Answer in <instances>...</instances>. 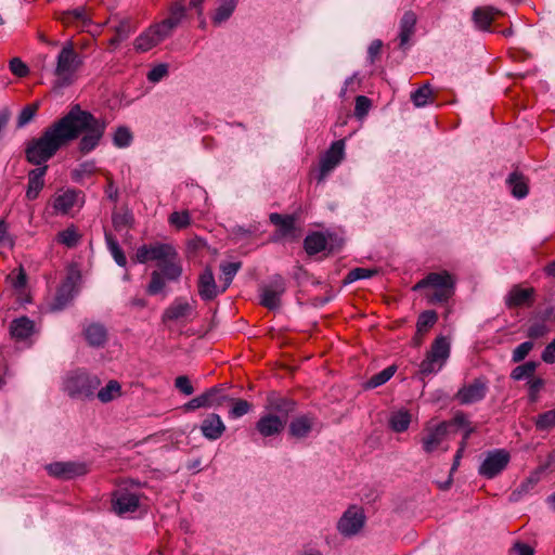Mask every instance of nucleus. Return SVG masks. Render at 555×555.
<instances>
[{"label":"nucleus","instance_id":"62","mask_svg":"<svg viewBox=\"0 0 555 555\" xmlns=\"http://www.w3.org/2000/svg\"><path fill=\"white\" fill-rule=\"evenodd\" d=\"M175 386L179 391H181L185 396H190L194 392V388L189 379V377L182 375L178 376L175 380Z\"/></svg>","mask_w":555,"mask_h":555},{"label":"nucleus","instance_id":"42","mask_svg":"<svg viewBox=\"0 0 555 555\" xmlns=\"http://www.w3.org/2000/svg\"><path fill=\"white\" fill-rule=\"evenodd\" d=\"M552 313L553 310L550 309L545 312L541 320L532 322V324L528 327L527 336L533 339L543 337L548 332V327L545 324V321Z\"/></svg>","mask_w":555,"mask_h":555},{"label":"nucleus","instance_id":"17","mask_svg":"<svg viewBox=\"0 0 555 555\" xmlns=\"http://www.w3.org/2000/svg\"><path fill=\"white\" fill-rule=\"evenodd\" d=\"M487 389V383L481 378H477L472 384L462 387L456 393V399L462 404H472L482 400Z\"/></svg>","mask_w":555,"mask_h":555},{"label":"nucleus","instance_id":"41","mask_svg":"<svg viewBox=\"0 0 555 555\" xmlns=\"http://www.w3.org/2000/svg\"><path fill=\"white\" fill-rule=\"evenodd\" d=\"M105 241H106L107 248H108L112 257L114 258L115 262L119 267H126L127 258H126L122 249L120 248L118 242L111 234H107V233L105 234Z\"/></svg>","mask_w":555,"mask_h":555},{"label":"nucleus","instance_id":"57","mask_svg":"<svg viewBox=\"0 0 555 555\" xmlns=\"http://www.w3.org/2000/svg\"><path fill=\"white\" fill-rule=\"evenodd\" d=\"M168 75V65L160 63L154 66L146 75L150 82L156 83L163 80Z\"/></svg>","mask_w":555,"mask_h":555},{"label":"nucleus","instance_id":"60","mask_svg":"<svg viewBox=\"0 0 555 555\" xmlns=\"http://www.w3.org/2000/svg\"><path fill=\"white\" fill-rule=\"evenodd\" d=\"M371 107V101L364 95H358L356 99L354 113L358 117H362L367 114Z\"/></svg>","mask_w":555,"mask_h":555},{"label":"nucleus","instance_id":"48","mask_svg":"<svg viewBox=\"0 0 555 555\" xmlns=\"http://www.w3.org/2000/svg\"><path fill=\"white\" fill-rule=\"evenodd\" d=\"M534 425L539 430H548L555 427V409L537 416Z\"/></svg>","mask_w":555,"mask_h":555},{"label":"nucleus","instance_id":"50","mask_svg":"<svg viewBox=\"0 0 555 555\" xmlns=\"http://www.w3.org/2000/svg\"><path fill=\"white\" fill-rule=\"evenodd\" d=\"M240 268H241L240 262H227V263L220 264V270L223 274V281H224L222 292H224L229 287V285L231 284L232 280L234 279V276L237 273V271L240 270Z\"/></svg>","mask_w":555,"mask_h":555},{"label":"nucleus","instance_id":"9","mask_svg":"<svg viewBox=\"0 0 555 555\" xmlns=\"http://www.w3.org/2000/svg\"><path fill=\"white\" fill-rule=\"evenodd\" d=\"M509 461V452L505 449L488 451L478 467V474L487 479H493L505 470Z\"/></svg>","mask_w":555,"mask_h":555},{"label":"nucleus","instance_id":"26","mask_svg":"<svg viewBox=\"0 0 555 555\" xmlns=\"http://www.w3.org/2000/svg\"><path fill=\"white\" fill-rule=\"evenodd\" d=\"M237 0H219L211 14V22L215 26L225 23L234 13Z\"/></svg>","mask_w":555,"mask_h":555},{"label":"nucleus","instance_id":"28","mask_svg":"<svg viewBox=\"0 0 555 555\" xmlns=\"http://www.w3.org/2000/svg\"><path fill=\"white\" fill-rule=\"evenodd\" d=\"M192 312V306L188 302V300L182 298H177L164 312L163 319L164 321H177L182 318H186Z\"/></svg>","mask_w":555,"mask_h":555},{"label":"nucleus","instance_id":"29","mask_svg":"<svg viewBox=\"0 0 555 555\" xmlns=\"http://www.w3.org/2000/svg\"><path fill=\"white\" fill-rule=\"evenodd\" d=\"M60 21L65 25H76L81 30L91 24V20L87 16L82 7L63 12Z\"/></svg>","mask_w":555,"mask_h":555},{"label":"nucleus","instance_id":"45","mask_svg":"<svg viewBox=\"0 0 555 555\" xmlns=\"http://www.w3.org/2000/svg\"><path fill=\"white\" fill-rule=\"evenodd\" d=\"M537 362L534 361H528L521 365L516 366L512 373L511 377L515 380H521L525 378H528L533 375V373L537 370Z\"/></svg>","mask_w":555,"mask_h":555},{"label":"nucleus","instance_id":"38","mask_svg":"<svg viewBox=\"0 0 555 555\" xmlns=\"http://www.w3.org/2000/svg\"><path fill=\"white\" fill-rule=\"evenodd\" d=\"M494 18V12L491 8H477L473 13L475 26L480 30H489Z\"/></svg>","mask_w":555,"mask_h":555},{"label":"nucleus","instance_id":"12","mask_svg":"<svg viewBox=\"0 0 555 555\" xmlns=\"http://www.w3.org/2000/svg\"><path fill=\"white\" fill-rule=\"evenodd\" d=\"M345 158V141L337 140L331 144L328 150L320 159L319 182L324 181L327 175L333 171Z\"/></svg>","mask_w":555,"mask_h":555},{"label":"nucleus","instance_id":"2","mask_svg":"<svg viewBox=\"0 0 555 555\" xmlns=\"http://www.w3.org/2000/svg\"><path fill=\"white\" fill-rule=\"evenodd\" d=\"M63 117L48 127L40 138L33 140L26 149V158L34 165H42L68 144L70 132H65Z\"/></svg>","mask_w":555,"mask_h":555},{"label":"nucleus","instance_id":"47","mask_svg":"<svg viewBox=\"0 0 555 555\" xmlns=\"http://www.w3.org/2000/svg\"><path fill=\"white\" fill-rule=\"evenodd\" d=\"M7 282L16 291H22L27 283V275L25 270L20 267L18 269L12 271L7 276Z\"/></svg>","mask_w":555,"mask_h":555},{"label":"nucleus","instance_id":"14","mask_svg":"<svg viewBox=\"0 0 555 555\" xmlns=\"http://www.w3.org/2000/svg\"><path fill=\"white\" fill-rule=\"evenodd\" d=\"M51 476L72 479L88 473V465L83 462H55L47 466Z\"/></svg>","mask_w":555,"mask_h":555},{"label":"nucleus","instance_id":"55","mask_svg":"<svg viewBox=\"0 0 555 555\" xmlns=\"http://www.w3.org/2000/svg\"><path fill=\"white\" fill-rule=\"evenodd\" d=\"M375 274H377V270L375 269L356 268L348 273L346 282L352 283L358 280L370 279Z\"/></svg>","mask_w":555,"mask_h":555},{"label":"nucleus","instance_id":"32","mask_svg":"<svg viewBox=\"0 0 555 555\" xmlns=\"http://www.w3.org/2000/svg\"><path fill=\"white\" fill-rule=\"evenodd\" d=\"M506 183L514 197L520 199L528 195V183L522 175L518 172L511 173Z\"/></svg>","mask_w":555,"mask_h":555},{"label":"nucleus","instance_id":"15","mask_svg":"<svg viewBox=\"0 0 555 555\" xmlns=\"http://www.w3.org/2000/svg\"><path fill=\"white\" fill-rule=\"evenodd\" d=\"M78 294L76 280L73 276H67L60 285L55 298L51 304L52 311H61L66 308Z\"/></svg>","mask_w":555,"mask_h":555},{"label":"nucleus","instance_id":"10","mask_svg":"<svg viewBox=\"0 0 555 555\" xmlns=\"http://www.w3.org/2000/svg\"><path fill=\"white\" fill-rule=\"evenodd\" d=\"M365 524V515L359 506H349L337 521V530L345 538L358 534Z\"/></svg>","mask_w":555,"mask_h":555},{"label":"nucleus","instance_id":"16","mask_svg":"<svg viewBox=\"0 0 555 555\" xmlns=\"http://www.w3.org/2000/svg\"><path fill=\"white\" fill-rule=\"evenodd\" d=\"M545 467L540 466L529 474L509 495V502H519L524 498L533 494L538 483L541 481Z\"/></svg>","mask_w":555,"mask_h":555},{"label":"nucleus","instance_id":"63","mask_svg":"<svg viewBox=\"0 0 555 555\" xmlns=\"http://www.w3.org/2000/svg\"><path fill=\"white\" fill-rule=\"evenodd\" d=\"M543 386L544 380L542 378H534L529 382V399L531 402L538 400V395Z\"/></svg>","mask_w":555,"mask_h":555},{"label":"nucleus","instance_id":"1","mask_svg":"<svg viewBox=\"0 0 555 555\" xmlns=\"http://www.w3.org/2000/svg\"><path fill=\"white\" fill-rule=\"evenodd\" d=\"M63 119L65 122V132H70L68 143L83 133L78 144V150L82 154L92 152L99 145L106 128L104 120L81 109L79 105H74L69 112L63 116Z\"/></svg>","mask_w":555,"mask_h":555},{"label":"nucleus","instance_id":"37","mask_svg":"<svg viewBox=\"0 0 555 555\" xmlns=\"http://www.w3.org/2000/svg\"><path fill=\"white\" fill-rule=\"evenodd\" d=\"M202 397L205 399V408H219L224 402L231 400L222 388L212 387L202 393Z\"/></svg>","mask_w":555,"mask_h":555},{"label":"nucleus","instance_id":"13","mask_svg":"<svg viewBox=\"0 0 555 555\" xmlns=\"http://www.w3.org/2000/svg\"><path fill=\"white\" fill-rule=\"evenodd\" d=\"M286 285L282 276H274L260 292V304L270 309L276 310L281 306V297L285 293Z\"/></svg>","mask_w":555,"mask_h":555},{"label":"nucleus","instance_id":"40","mask_svg":"<svg viewBox=\"0 0 555 555\" xmlns=\"http://www.w3.org/2000/svg\"><path fill=\"white\" fill-rule=\"evenodd\" d=\"M396 366L390 365L377 374H374L366 383L365 388L374 389L386 384L396 373Z\"/></svg>","mask_w":555,"mask_h":555},{"label":"nucleus","instance_id":"36","mask_svg":"<svg viewBox=\"0 0 555 555\" xmlns=\"http://www.w3.org/2000/svg\"><path fill=\"white\" fill-rule=\"evenodd\" d=\"M121 396V385L119 382L112 379L104 387L99 389L96 398L102 403H108Z\"/></svg>","mask_w":555,"mask_h":555},{"label":"nucleus","instance_id":"52","mask_svg":"<svg viewBox=\"0 0 555 555\" xmlns=\"http://www.w3.org/2000/svg\"><path fill=\"white\" fill-rule=\"evenodd\" d=\"M113 142L117 147H127L132 142V134L127 127H118L114 133Z\"/></svg>","mask_w":555,"mask_h":555},{"label":"nucleus","instance_id":"20","mask_svg":"<svg viewBox=\"0 0 555 555\" xmlns=\"http://www.w3.org/2000/svg\"><path fill=\"white\" fill-rule=\"evenodd\" d=\"M38 332L36 323L27 317H20L10 323V334L16 341H26Z\"/></svg>","mask_w":555,"mask_h":555},{"label":"nucleus","instance_id":"24","mask_svg":"<svg viewBox=\"0 0 555 555\" xmlns=\"http://www.w3.org/2000/svg\"><path fill=\"white\" fill-rule=\"evenodd\" d=\"M198 293L204 300H211L219 293L215 282L214 273L209 268L205 269L199 275Z\"/></svg>","mask_w":555,"mask_h":555},{"label":"nucleus","instance_id":"6","mask_svg":"<svg viewBox=\"0 0 555 555\" xmlns=\"http://www.w3.org/2000/svg\"><path fill=\"white\" fill-rule=\"evenodd\" d=\"M101 380L83 370L69 372L63 382L64 391L74 399L90 400L100 387Z\"/></svg>","mask_w":555,"mask_h":555},{"label":"nucleus","instance_id":"46","mask_svg":"<svg viewBox=\"0 0 555 555\" xmlns=\"http://www.w3.org/2000/svg\"><path fill=\"white\" fill-rule=\"evenodd\" d=\"M166 279L163 276V274L155 270L151 273V281L146 287V292L150 295H157L162 293L165 289L166 286Z\"/></svg>","mask_w":555,"mask_h":555},{"label":"nucleus","instance_id":"44","mask_svg":"<svg viewBox=\"0 0 555 555\" xmlns=\"http://www.w3.org/2000/svg\"><path fill=\"white\" fill-rule=\"evenodd\" d=\"M433 95V90L428 83L423 85L411 93V101L416 107H424L428 104Z\"/></svg>","mask_w":555,"mask_h":555},{"label":"nucleus","instance_id":"18","mask_svg":"<svg viewBox=\"0 0 555 555\" xmlns=\"http://www.w3.org/2000/svg\"><path fill=\"white\" fill-rule=\"evenodd\" d=\"M113 509L118 515L132 513L139 507V496L126 489H118L113 495Z\"/></svg>","mask_w":555,"mask_h":555},{"label":"nucleus","instance_id":"56","mask_svg":"<svg viewBox=\"0 0 555 555\" xmlns=\"http://www.w3.org/2000/svg\"><path fill=\"white\" fill-rule=\"evenodd\" d=\"M464 450H465V441H462L461 444H460L459 450L456 451V453L454 455L453 464H452V467H451V470H450V476H449V478H448V480L446 482L439 485L440 489L447 490L451 486V483H452V474L459 468L461 459H462L463 453H464Z\"/></svg>","mask_w":555,"mask_h":555},{"label":"nucleus","instance_id":"33","mask_svg":"<svg viewBox=\"0 0 555 555\" xmlns=\"http://www.w3.org/2000/svg\"><path fill=\"white\" fill-rule=\"evenodd\" d=\"M158 266L160 268L159 272L168 282H176L182 275V266L178 257L172 259L168 258L162 263H158Z\"/></svg>","mask_w":555,"mask_h":555},{"label":"nucleus","instance_id":"54","mask_svg":"<svg viewBox=\"0 0 555 555\" xmlns=\"http://www.w3.org/2000/svg\"><path fill=\"white\" fill-rule=\"evenodd\" d=\"M169 223L177 229H184L191 223V216L188 210L175 211L169 216Z\"/></svg>","mask_w":555,"mask_h":555},{"label":"nucleus","instance_id":"35","mask_svg":"<svg viewBox=\"0 0 555 555\" xmlns=\"http://www.w3.org/2000/svg\"><path fill=\"white\" fill-rule=\"evenodd\" d=\"M80 240H81V234L78 232V229L74 224L60 231L55 237V241L59 244H61L67 248L76 247L79 244Z\"/></svg>","mask_w":555,"mask_h":555},{"label":"nucleus","instance_id":"22","mask_svg":"<svg viewBox=\"0 0 555 555\" xmlns=\"http://www.w3.org/2000/svg\"><path fill=\"white\" fill-rule=\"evenodd\" d=\"M83 336L89 346L101 348L107 340V331L105 326L100 323H90L85 326Z\"/></svg>","mask_w":555,"mask_h":555},{"label":"nucleus","instance_id":"51","mask_svg":"<svg viewBox=\"0 0 555 555\" xmlns=\"http://www.w3.org/2000/svg\"><path fill=\"white\" fill-rule=\"evenodd\" d=\"M38 108H39V103H34V104L25 106L21 111V113L17 117V120H16L17 128H23L26 125H28L34 119Z\"/></svg>","mask_w":555,"mask_h":555},{"label":"nucleus","instance_id":"21","mask_svg":"<svg viewBox=\"0 0 555 555\" xmlns=\"http://www.w3.org/2000/svg\"><path fill=\"white\" fill-rule=\"evenodd\" d=\"M225 425L220 415L216 413L208 414L201 424L202 435L210 441L219 439L225 431Z\"/></svg>","mask_w":555,"mask_h":555},{"label":"nucleus","instance_id":"19","mask_svg":"<svg viewBox=\"0 0 555 555\" xmlns=\"http://www.w3.org/2000/svg\"><path fill=\"white\" fill-rule=\"evenodd\" d=\"M286 421L284 418H281L275 414L268 413L260 416L256 423V429L264 438L273 437L282 433Z\"/></svg>","mask_w":555,"mask_h":555},{"label":"nucleus","instance_id":"64","mask_svg":"<svg viewBox=\"0 0 555 555\" xmlns=\"http://www.w3.org/2000/svg\"><path fill=\"white\" fill-rule=\"evenodd\" d=\"M542 360L545 363H555V338L543 350Z\"/></svg>","mask_w":555,"mask_h":555},{"label":"nucleus","instance_id":"8","mask_svg":"<svg viewBox=\"0 0 555 555\" xmlns=\"http://www.w3.org/2000/svg\"><path fill=\"white\" fill-rule=\"evenodd\" d=\"M450 357V343L443 336L437 337L425 359L420 364V374L428 376L438 373Z\"/></svg>","mask_w":555,"mask_h":555},{"label":"nucleus","instance_id":"58","mask_svg":"<svg viewBox=\"0 0 555 555\" xmlns=\"http://www.w3.org/2000/svg\"><path fill=\"white\" fill-rule=\"evenodd\" d=\"M532 349H533L532 341L521 343L514 349L513 354H512V361L514 363H518V362L522 361Z\"/></svg>","mask_w":555,"mask_h":555},{"label":"nucleus","instance_id":"49","mask_svg":"<svg viewBox=\"0 0 555 555\" xmlns=\"http://www.w3.org/2000/svg\"><path fill=\"white\" fill-rule=\"evenodd\" d=\"M95 171V163L92 160H88L81 163L77 168H75L72 172V178L76 182H80L83 178L90 177Z\"/></svg>","mask_w":555,"mask_h":555},{"label":"nucleus","instance_id":"4","mask_svg":"<svg viewBox=\"0 0 555 555\" xmlns=\"http://www.w3.org/2000/svg\"><path fill=\"white\" fill-rule=\"evenodd\" d=\"M83 65V57L75 50L72 41L65 42L56 55L55 66L53 68V88L63 89L72 86L78 72Z\"/></svg>","mask_w":555,"mask_h":555},{"label":"nucleus","instance_id":"61","mask_svg":"<svg viewBox=\"0 0 555 555\" xmlns=\"http://www.w3.org/2000/svg\"><path fill=\"white\" fill-rule=\"evenodd\" d=\"M115 33L120 36L121 39L128 38L133 30V25L130 20L124 18L114 27Z\"/></svg>","mask_w":555,"mask_h":555},{"label":"nucleus","instance_id":"11","mask_svg":"<svg viewBox=\"0 0 555 555\" xmlns=\"http://www.w3.org/2000/svg\"><path fill=\"white\" fill-rule=\"evenodd\" d=\"M83 203V193L75 189L61 190L52 198V207L56 215H69L75 208H81Z\"/></svg>","mask_w":555,"mask_h":555},{"label":"nucleus","instance_id":"30","mask_svg":"<svg viewBox=\"0 0 555 555\" xmlns=\"http://www.w3.org/2000/svg\"><path fill=\"white\" fill-rule=\"evenodd\" d=\"M533 288H521L520 286H514L506 296V305L512 307H520L528 304L532 296Z\"/></svg>","mask_w":555,"mask_h":555},{"label":"nucleus","instance_id":"39","mask_svg":"<svg viewBox=\"0 0 555 555\" xmlns=\"http://www.w3.org/2000/svg\"><path fill=\"white\" fill-rule=\"evenodd\" d=\"M411 423V414L406 410H399L393 412L390 416L389 424L393 431H405Z\"/></svg>","mask_w":555,"mask_h":555},{"label":"nucleus","instance_id":"31","mask_svg":"<svg viewBox=\"0 0 555 555\" xmlns=\"http://www.w3.org/2000/svg\"><path fill=\"white\" fill-rule=\"evenodd\" d=\"M150 249V259L156 260L158 263H162L166 259L177 258L178 253L176 248L170 244L165 243H155L149 244Z\"/></svg>","mask_w":555,"mask_h":555},{"label":"nucleus","instance_id":"3","mask_svg":"<svg viewBox=\"0 0 555 555\" xmlns=\"http://www.w3.org/2000/svg\"><path fill=\"white\" fill-rule=\"evenodd\" d=\"M184 17L185 8L178 3L172 5L168 17L151 25L134 39V50L139 53H145L157 47L172 35L173 30L181 24Z\"/></svg>","mask_w":555,"mask_h":555},{"label":"nucleus","instance_id":"23","mask_svg":"<svg viewBox=\"0 0 555 555\" xmlns=\"http://www.w3.org/2000/svg\"><path fill=\"white\" fill-rule=\"evenodd\" d=\"M314 426V418L310 415H299L292 420L289 423V434L291 436L302 439L308 437Z\"/></svg>","mask_w":555,"mask_h":555},{"label":"nucleus","instance_id":"7","mask_svg":"<svg viewBox=\"0 0 555 555\" xmlns=\"http://www.w3.org/2000/svg\"><path fill=\"white\" fill-rule=\"evenodd\" d=\"M452 424L440 422L437 424L428 423L421 438L422 449L426 454H431L436 451H448L449 444L447 443L451 433Z\"/></svg>","mask_w":555,"mask_h":555},{"label":"nucleus","instance_id":"27","mask_svg":"<svg viewBox=\"0 0 555 555\" xmlns=\"http://www.w3.org/2000/svg\"><path fill=\"white\" fill-rule=\"evenodd\" d=\"M416 14L412 11H406L401 21H400V31H399V39H400V48H404L411 37L415 33V25H416Z\"/></svg>","mask_w":555,"mask_h":555},{"label":"nucleus","instance_id":"43","mask_svg":"<svg viewBox=\"0 0 555 555\" xmlns=\"http://www.w3.org/2000/svg\"><path fill=\"white\" fill-rule=\"evenodd\" d=\"M438 320V315L434 310H426L418 315L416 330L417 334L426 333L430 327L435 325Z\"/></svg>","mask_w":555,"mask_h":555},{"label":"nucleus","instance_id":"59","mask_svg":"<svg viewBox=\"0 0 555 555\" xmlns=\"http://www.w3.org/2000/svg\"><path fill=\"white\" fill-rule=\"evenodd\" d=\"M10 70L17 77H25L29 69L27 65L18 57H14L10 61Z\"/></svg>","mask_w":555,"mask_h":555},{"label":"nucleus","instance_id":"34","mask_svg":"<svg viewBox=\"0 0 555 555\" xmlns=\"http://www.w3.org/2000/svg\"><path fill=\"white\" fill-rule=\"evenodd\" d=\"M304 245L308 255H315L326 249L327 238L321 232H313L306 236Z\"/></svg>","mask_w":555,"mask_h":555},{"label":"nucleus","instance_id":"5","mask_svg":"<svg viewBox=\"0 0 555 555\" xmlns=\"http://www.w3.org/2000/svg\"><path fill=\"white\" fill-rule=\"evenodd\" d=\"M455 281L453 276L447 272H431L424 279L418 281L413 291L427 289L425 297L429 304L447 302L454 294Z\"/></svg>","mask_w":555,"mask_h":555},{"label":"nucleus","instance_id":"53","mask_svg":"<svg viewBox=\"0 0 555 555\" xmlns=\"http://www.w3.org/2000/svg\"><path fill=\"white\" fill-rule=\"evenodd\" d=\"M230 401H233V406L229 411V416L231 418H240L247 414L251 410V404L243 399H231Z\"/></svg>","mask_w":555,"mask_h":555},{"label":"nucleus","instance_id":"25","mask_svg":"<svg viewBox=\"0 0 555 555\" xmlns=\"http://www.w3.org/2000/svg\"><path fill=\"white\" fill-rule=\"evenodd\" d=\"M48 167H39L31 170L28 175V188L26 191V197L30 201H34L38 197L40 191L44 185L43 177L46 175Z\"/></svg>","mask_w":555,"mask_h":555}]
</instances>
